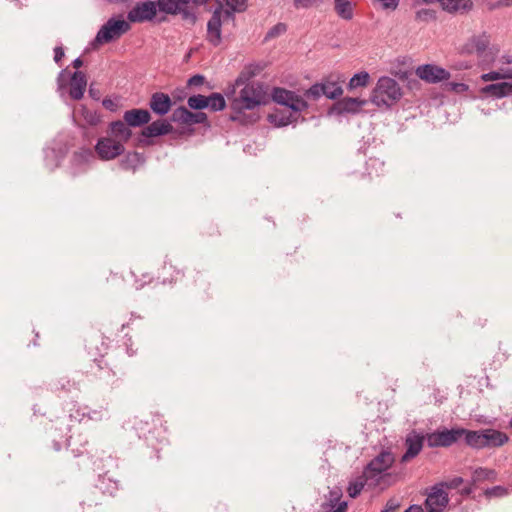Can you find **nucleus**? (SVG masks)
<instances>
[{"instance_id": "5fc2aeb1", "label": "nucleus", "mask_w": 512, "mask_h": 512, "mask_svg": "<svg viewBox=\"0 0 512 512\" xmlns=\"http://www.w3.org/2000/svg\"><path fill=\"white\" fill-rule=\"evenodd\" d=\"M115 373L111 370H105L102 372V375L99 376L100 379L107 378V384H114Z\"/></svg>"}, {"instance_id": "f03ea898", "label": "nucleus", "mask_w": 512, "mask_h": 512, "mask_svg": "<svg viewBox=\"0 0 512 512\" xmlns=\"http://www.w3.org/2000/svg\"><path fill=\"white\" fill-rule=\"evenodd\" d=\"M272 100L281 105L289 108L290 113L282 110H275L268 115V121L276 127H284L296 121L298 114L308 108V103L295 93L294 91L287 90L281 87L273 88L271 92Z\"/></svg>"}, {"instance_id": "c9c22d12", "label": "nucleus", "mask_w": 512, "mask_h": 512, "mask_svg": "<svg viewBox=\"0 0 512 512\" xmlns=\"http://www.w3.org/2000/svg\"><path fill=\"white\" fill-rule=\"evenodd\" d=\"M231 11L226 10L227 17H232L234 12H244L247 9V0H224Z\"/></svg>"}, {"instance_id": "680f3d73", "label": "nucleus", "mask_w": 512, "mask_h": 512, "mask_svg": "<svg viewBox=\"0 0 512 512\" xmlns=\"http://www.w3.org/2000/svg\"><path fill=\"white\" fill-rule=\"evenodd\" d=\"M368 168L369 167H376V166H383V162L379 161L378 159H369Z\"/></svg>"}, {"instance_id": "f3484780", "label": "nucleus", "mask_w": 512, "mask_h": 512, "mask_svg": "<svg viewBox=\"0 0 512 512\" xmlns=\"http://www.w3.org/2000/svg\"><path fill=\"white\" fill-rule=\"evenodd\" d=\"M424 436L416 431H412L406 436L405 446L406 452L401 458V462H407L415 458L423 448Z\"/></svg>"}, {"instance_id": "f257e3e1", "label": "nucleus", "mask_w": 512, "mask_h": 512, "mask_svg": "<svg viewBox=\"0 0 512 512\" xmlns=\"http://www.w3.org/2000/svg\"><path fill=\"white\" fill-rule=\"evenodd\" d=\"M260 70L259 65H247L235 79L234 87L243 86V88L239 95L231 101L230 108L236 114L230 117L231 120H237L238 115L246 110H253L267 103V93L264 85L260 82L251 81Z\"/></svg>"}, {"instance_id": "bf43d9fd", "label": "nucleus", "mask_w": 512, "mask_h": 512, "mask_svg": "<svg viewBox=\"0 0 512 512\" xmlns=\"http://www.w3.org/2000/svg\"><path fill=\"white\" fill-rule=\"evenodd\" d=\"M474 488H473V485L472 484H469L465 487H463L461 490H460V493L461 495L463 496H468L470 495L472 492H473Z\"/></svg>"}, {"instance_id": "9d476101", "label": "nucleus", "mask_w": 512, "mask_h": 512, "mask_svg": "<svg viewBox=\"0 0 512 512\" xmlns=\"http://www.w3.org/2000/svg\"><path fill=\"white\" fill-rule=\"evenodd\" d=\"M124 145L112 137H102L95 145V151L102 160H111L124 153Z\"/></svg>"}, {"instance_id": "37998d69", "label": "nucleus", "mask_w": 512, "mask_h": 512, "mask_svg": "<svg viewBox=\"0 0 512 512\" xmlns=\"http://www.w3.org/2000/svg\"><path fill=\"white\" fill-rule=\"evenodd\" d=\"M415 18L418 21L428 22L436 18L435 11L432 9H420L416 12Z\"/></svg>"}, {"instance_id": "ddd939ff", "label": "nucleus", "mask_w": 512, "mask_h": 512, "mask_svg": "<svg viewBox=\"0 0 512 512\" xmlns=\"http://www.w3.org/2000/svg\"><path fill=\"white\" fill-rule=\"evenodd\" d=\"M416 74L420 79L428 83H438L450 78V73L446 69L434 64L419 66L416 69Z\"/></svg>"}, {"instance_id": "e433bc0d", "label": "nucleus", "mask_w": 512, "mask_h": 512, "mask_svg": "<svg viewBox=\"0 0 512 512\" xmlns=\"http://www.w3.org/2000/svg\"><path fill=\"white\" fill-rule=\"evenodd\" d=\"M187 104H188L189 108H191L193 110L205 109L208 106L207 96H204L201 94L192 95L188 98Z\"/></svg>"}, {"instance_id": "a878e982", "label": "nucleus", "mask_w": 512, "mask_h": 512, "mask_svg": "<svg viewBox=\"0 0 512 512\" xmlns=\"http://www.w3.org/2000/svg\"><path fill=\"white\" fill-rule=\"evenodd\" d=\"M460 430H462L461 438H464L467 446L476 450L483 449V429L468 430L460 427Z\"/></svg>"}, {"instance_id": "c756f323", "label": "nucleus", "mask_w": 512, "mask_h": 512, "mask_svg": "<svg viewBox=\"0 0 512 512\" xmlns=\"http://www.w3.org/2000/svg\"><path fill=\"white\" fill-rule=\"evenodd\" d=\"M497 478V472L494 469L478 467L472 473V483H478L483 481H495Z\"/></svg>"}, {"instance_id": "4d7b16f0", "label": "nucleus", "mask_w": 512, "mask_h": 512, "mask_svg": "<svg viewBox=\"0 0 512 512\" xmlns=\"http://www.w3.org/2000/svg\"><path fill=\"white\" fill-rule=\"evenodd\" d=\"M62 438L63 439L61 441L53 440L54 450L59 451V450H61V448L64 444H68V437L66 436V434L64 436H62Z\"/></svg>"}, {"instance_id": "cd10ccee", "label": "nucleus", "mask_w": 512, "mask_h": 512, "mask_svg": "<svg viewBox=\"0 0 512 512\" xmlns=\"http://www.w3.org/2000/svg\"><path fill=\"white\" fill-rule=\"evenodd\" d=\"M366 485L372 487L370 480L368 481V478H366L365 474L362 472L361 475L357 476L349 482L347 488L348 495L351 498H356Z\"/></svg>"}, {"instance_id": "393cba45", "label": "nucleus", "mask_w": 512, "mask_h": 512, "mask_svg": "<svg viewBox=\"0 0 512 512\" xmlns=\"http://www.w3.org/2000/svg\"><path fill=\"white\" fill-rule=\"evenodd\" d=\"M110 132L113 136L112 138L116 141H120L124 145L125 142H127L131 136L132 131L129 128V125L125 121H114L110 124Z\"/></svg>"}, {"instance_id": "8fccbe9b", "label": "nucleus", "mask_w": 512, "mask_h": 512, "mask_svg": "<svg viewBox=\"0 0 512 512\" xmlns=\"http://www.w3.org/2000/svg\"><path fill=\"white\" fill-rule=\"evenodd\" d=\"M448 85L450 90L455 91L457 93H463L469 89L468 85L465 83L450 82Z\"/></svg>"}, {"instance_id": "c85d7f7f", "label": "nucleus", "mask_w": 512, "mask_h": 512, "mask_svg": "<svg viewBox=\"0 0 512 512\" xmlns=\"http://www.w3.org/2000/svg\"><path fill=\"white\" fill-rule=\"evenodd\" d=\"M324 96L328 99H337L343 94V89L339 81L324 80L322 81Z\"/></svg>"}, {"instance_id": "864d4df0", "label": "nucleus", "mask_w": 512, "mask_h": 512, "mask_svg": "<svg viewBox=\"0 0 512 512\" xmlns=\"http://www.w3.org/2000/svg\"><path fill=\"white\" fill-rule=\"evenodd\" d=\"M204 81H205V77L203 75L196 74L189 78L188 85L189 86H200L204 83Z\"/></svg>"}, {"instance_id": "de8ad7c7", "label": "nucleus", "mask_w": 512, "mask_h": 512, "mask_svg": "<svg viewBox=\"0 0 512 512\" xmlns=\"http://www.w3.org/2000/svg\"><path fill=\"white\" fill-rule=\"evenodd\" d=\"M380 4L382 9L384 10H396L399 6L400 0H377Z\"/></svg>"}, {"instance_id": "4c0bfd02", "label": "nucleus", "mask_w": 512, "mask_h": 512, "mask_svg": "<svg viewBox=\"0 0 512 512\" xmlns=\"http://www.w3.org/2000/svg\"><path fill=\"white\" fill-rule=\"evenodd\" d=\"M340 111L356 112L361 106V102L355 98H345L337 104Z\"/></svg>"}, {"instance_id": "a18cd8bd", "label": "nucleus", "mask_w": 512, "mask_h": 512, "mask_svg": "<svg viewBox=\"0 0 512 512\" xmlns=\"http://www.w3.org/2000/svg\"><path fill=\"white\" fill-rule=\"evenodd\" d=\"M464 480L462 477H454L453 479H450L445 482L438 483V485H441V487L445 489H457L463 484Z\"/></svg>"}, {"instance_id": "49530a36", "label": "nucleus", "mask_w": 512, "mask_h": 512, "mask_svg": "<svg viewBox=\"0 0 512 512\" xmlns=\"http://www.w3.org/2000/svg\"><path fill=\"white\" fill-rule=\"evenodd\" d=\"M342 496L340 489H334L329 492V506L331 508L337 507V505L341 502L340 498Z\"/></svg>"}, {"instance_id": "e2e57ef3", "label": "nucleus", "mask_w": 512, "mask_h": 512, "mask_svg": "<svg viewBox=\"0 0 512 512\" xmlns=\"http://www.w3.org/2000/svg\"><path fill=\"white\" fill-rule=\"evenodd\" d=\"M72 64H73L74 68L79 69L83 65V61L80 57H77L76 59L73 60Z\"/></svg>"}, {"instance_id": "72a5a7b5", "label": "nucleus", "mask_w": 512, "mask_h": 512, "mask_svg": "<svg viewBox=\"0 0 512 512\" xmlns=\"http://www.w3.org/2000/svg\"><path fill=\"white\" fill-rule=\"evenodd\" d=\"M142 155L137 152L128 153L121 161V166L124 169H135L140 163H142Z\"/></svg>"}, {"instance_id": "6ab92c4d", "label": "nucleus", "mask_w": 512, "mask_h": 512, "mask_svg": "<svg viewBox=\"0 0 512 512\" xmlns=\"http://www.w3.org/2000/svg\"><path fill=\"white\" fill-rule=\"evenodd\" d=\"M171 106L172 101L168 94L163 92H155L152 94L149 107L155 114L163 116L170 111Z\"/></svg>"}, {"instance_id": "603ef678", "label": "nucleus", "mask_w": 512, "mask_h": 512, "mask_svg": "<svg viewBox=\"0 0 512 512\" xmlns=\"http://www.w3.org/2000/svg\"><path fill=\"white\" fill-rule=\"evenodd\" d=\"M399 506L400 504L398 501L395 499H389L381 512H395Z\"/></svg>"}, {"instance_id": "c03bdc74", "label": "nucleus", "mask_w": 512, "mask_h": 512, "mask_svg": "<svg viewBox=\"0 0 512 512\" xmlns=\"http://www.w3.org/2000/svg\"><path fill=\"white\" fill-rule=\"evenodd\" d=\"M322 3V0H293V6L296 9H308L314 6H318Z\"/></svg>"}, {"instance_id": "39448f33", "label": "nucleus", "mask_w": 512, "mask_h": 512, "mask_svg": "<svg viewBox=\"0 0 512 512\" xmlns=\"http://www.w3.org/2000/svg\"><path fill=\"white\" fill-rule=\"evenodd\" d=\"M394 461V455L390 451L383 450L365 466L363 473L368 481L370 480L372 487L380 484Z\"/></svg>"}, {"instance_id": "4468645a", "label": "nucleus", "mask_w": 512, "mask_h": 512, "mask_svg": "<svg viewBox=\"0 0 512 512\" xmlns=\"http://www.w3.org/2000/svg\"><path fill=\"white\" fill-rule=\"evenodd\" d=\"M173 122L185 125L206 124L207 115L204 112H191L187 108L181 106L176 108L171 116Z\"/></svg>"}, {"instance_id": "20e7f679", "label": "nucleus", "mask_w": 512, "mask_h": 512, "mask_svg": "<svg viewBox=\"0 0 512 512\" xmlns=\"http://www.w3.org/2000/svg\"><path fill=\"white\" fill-rule=\"evenodd\" d=\"M402 96L398 82L390 77H380L371 95V102L378 107H391Z\"/></svg>"}, {"instance_id": "09e8293b", "label": "nucleus", "mask_w": 512, "mask_h": 512, "mask_svg": "<svg viewBox=\"0 0 512 512\" xmlns=\"http://www.w3.org/2000/svg\"><path fill=\"white\" fill-rule=\"evenodd\" d=\"M285 31H286V25L283 23H278L277 25H275L268 31L267 37H269V38L276 37V36L284 33Z\"/></svg>"}, {"instance_id": "412c9836", "label": "nucleus", "mask_w": 512, "mask_h": 512, "mask_svg": "<svg viewBox=\"0 0 512 512\" xmlns=\"http://www.w3.org/2000/svg\"><path fill=\"white\" fill-rule=\"evenodd\" d=\"M95 159L91 149H81L72 157V174L77 175L87 169L89 163Z\"/></svg>"}, {"instance_id": "b1692460", "label": "nucleus", "mask_w": 512, "mask_h": 512, "mask_svg": "<svg viewBox=\"0 0 512 512\" xmlns=\"http://www.w3.org/2000/svg\"><path fill=\"white\" fill-rule=\"evenodd\" d=\"M336 15L345 21L354 18L356 3L354 0H332Z\"/></svg>"}, {"instance_id": "58836bf2", "label": "nucleus", "mask_w": 512, "mask_h": 512, "mask_svg": "<svg viewBox=\"0 0 512 512\" xmlns=\"http://www.w3.org/2000/svg\"><path fill=\"white\" fill-rule=\"evenodd\" d=\"M510 75H512L511 69H506V70H501V71H491V72L482 74L481 80L484 82L495 81V80H500V79H506Z\"/></svg>"}, {"instance_id": "5701e85b", "label": "nucleus", "mask_w": 512, "mask_h": 512, "mask_svg": "<svg viewBox=\"0 0 512 512\" xmlns=\"http://www.w3.org/2000/svg\"><path fill=\"white\" fill-rule=\"evenodd\" d=\"M123 119L130 127H139L149 123L151 116L148 110L131 109L124 112Z\"/></svg>"}, {"instance_id": "3c124183", "label": "nucleus", "mask_w": 512, "mask_h": 512, "mask_svg": "<svg viewBox=\"0 0 512 512\" xmlns=\"http://www.w3.org/2000/svg\"><path fill=\"white\" fill-rule=\"evenodd\" d=\"M82 110H83V116L88 123L96 124L99 121V118L96 113L90 112V111L86 110L85 108H83Z\"/></svg>"}, {"instance_id": "f8f14e48", "label": "nucleus", "mask_w": 512, "mask_h": 512, "mask_svg": "<svg viewBox=\"0 0 512 512\" xmlns=\"http://www.w3.org/2000/svg\"><path fill=\"white\" fill-rule=\"evenodd\" d=\"M490 44V35L482 32L478 35H472L460 48L463 55L476 54L482 56Z\"/></svg>"}, {"instance_id": "473e14b6", "label": "nucleus", "mask_w": 512, "mask_h": 512, "mask_svg": "<svg viewBox=\"0 0 512 512\" xmlns=\"http://www.w3.org/2000/svg\"><path fill=\"white\" fill-rule=\"evenodd\" d=\"M100 490L104 494H108L110 496H114L116 492L120 489V484L118 481L110 479V478H103L100 481Z\"/></svg>"}, {"instance_id": "9b49d317", "label": "nucleus", "mask_w": 512, "mask_h": 512, "mask_svg": "<svg viewBox=\"0 0 512 512\" xmlns=\"http://www.w3.org/2000/svg\"><path fill=\"white\" fill-rule=\"evenodd\" d=\"M448 503V494L441 485L436 484L427 492L425 505L428 512H443Z\"/></svg>"}, {"instance_id": "774afa93", "label": "nucleus", "mask_w": 512, "mask_h": 512, "mask_svg": "<svg viewBox=\"0 0 512 512\" xmlns=\"http://www.w3.org/2000/svg\"><path fill=\"white\" fill-rule=\"evenodd\" d=\"M89 93H90L91 95H93V94H95V91H93V90H92V88H90V89H89Z\"/></svg>"}, {"instance_id": "7ed1b4c3", "label": "nucleus", "mask_w": 512, "mask_h": 512, "mask_svg": "<svg viewBox=\"0 0 512 512\" xmlns=\"http://www.w3.org/2000/svg\"><path fill=\"white\" fill-rule=\"evenodd\" d=\"M87 87L86 75L82 71L69 72L68 69H62L57 77V92L60 97H64L66 93L73 100L83 98Z\"/></svg>"}, {"instance_id": "a211bd4d", "label": "nucleus", "mask_w": 512, "mask_h": 512, "mask_svg": "<svg viewBox=\"0 0 512 512\" xmlns=\"http://www.w3.org/2000/svg\"><path fill=\"white\" fill-rule=\"evenodd\" d=\"M509 441V436L493 428L483 429V449L501 447Z\"/></svg>"}, {"instance_id": "4be33fe9", "label": "nucleus", "mask_w": 512, "mask_h": 512, "mask_svg": "<svg viewBox=\"0 0 512 512\" xmlns=\"http://www.w3.org/2000/svg\"><path fill=\"white\" fill-rule=\"evenodd\" d=\"M173 130L172 125L166 120H156L150 123L142 130V136L145 138H153L167 135Z\"/></svg>"}, {"instance_id": "6e6552de", "label": "nucleus", "mask_w": 512, "mask_h": 512, "mask_svg": "<svg viewBox=\"0 0 512 512\" xmlns=\"http://www.w3.org/2000/svg\"><path fill=\"white\" fill-rule=\"evenodd\" d=\"M190 0H157L160 12L167 15L180 14L184 20H190L192 23L196 21L195 13L191 12L187 6Z\"/></svg>"}, {"instance_id": "ea45409f", "label": "nucleus", "mask_w": 512, "mask_h": 512, "mask_svg": "<svg viewBox=\"0 0 512 512\" xmlns=\"http://www.w3.org/2000/svg\"><path fill=\"white\" fill-rule=\"evenodd\" d=\"M45 163L51 170L59 165L60 159L55 150L49 149L45 151Z\"/></svg>"}, {"instance_id": "a19ab883", "label": "nucleus", "mask_w": 512, "mask_h": 512, "mask_svg": "<svg viewBox=\"0 0 512 512\" xmlns=\"http://www.w3.org/2000/svg\"><path fill=\"white\" fill-rule=\"evenodd\" d=\"M305 96L312 98L314 100L319 99L321 96H324L323 85L321 83L313 84L309 89L305 91Z\"/></svg>"}, {"instance_id": "423d86ee", "label": "nucleus", "mask_w": 512, "mask_h": 512, "mask_svg": "<svg viewBox=\"0 0 512 512\" xmlns=\"http://www.w3.org/2000/svg\"><path fill=\"white\" fill-rule=\"evenodd\" d=\"M131 26L128 21L122 18L111 17L96 34L94 39L97 44H105L120 38L123 34L130 30Z\"/></svg>"}, {"instance_id": "dca6fc26", "label": "nucleus", "mask_w": 512, "mask_h": 512, "mask_svg": "<svg viewBox=\"0 0 512 512\" xmlns=\"http://www.w3.org/2000/svg\"><path fill=\"white\" fill-rule=\"evenodd\" d=\"M222 21H221V12L219 10H215L211 18L207 23V41L217 47L222 42Z\"/></svg>"}, {"instance_id": "6e6d98bb", "label": "nucleus", "mask_w": 512, "mask_h": 512, "mask_svg": "<svg viewBox=\"0 0 512 512\" xmlns=\"http://www.w3.org/2000/svg\"><path fill=\"white\" fill-rule=\"evenodd\" d=\"M64 57V50L61 46H58V47H55L54 48V61L60 65L61 64V60L62 58Z\"/></svg>"}, {"instance_id": "f704fd0d", "label": "nucleus", "mask_w": 512, "mask_h": 512, "mask_svg": "<svg viewBox=\"0 0 512 512\" xmlns=\"http://www.w3.org/2000/svg\"><path fill=\"white\" fill-rule=\"evenodd\" d=\"M369 78H370L369 74L365 71L356 73L350 79V81L348 83V88L352 90V89H356L358 87H364L368 84Z\"/></svg>"}, {"instance_id": "aec40b11", "label": "nucleus", "mask_w": 512, "mask_h": 512, "mask_svg": "<svg viewBox=\"0 0 512 512\" xmlns=\"http://www.w3.org/2000/svg\"><path fill=\"white\" fill-rule=\"evenodd\" d=\"M506 79H508V81L486 85L482 88V93L495 98H503L512 95V74Z\"/></svg>"}, {"instance_id": "13d9d810", "label": "nucleus", "mask_w": 512, "mask_h": 512, "mask_svg": "<svg viewBox=\"0 0 512 512\" xmlns=\"http://www.w3.org/2000/svg\"><path fill=\"white\" fill-rule=\"evenodd\" d=\"M333 511L332 512H346V509H347V502L346 501H342L340 502L337 507L335 508H332Z\"/></svg>"}, {"instance_id": "052dcab7", "label": "nucleus", "mask_w": 512, "mask_h": 512, "mask_svg": "<svg viewBox=\"0 0 512 512\" xmlns=\"http://www.w3.org/2000/svg\"><path fill=\"white\" fill-rule=\"evenodd\" d=\"M404 512H425L420 505H410Z\"/></svg>"}, {"instance_id": "338daca9", "label": "nucleus", "mask_w": 512, "mask_h": 512, "mask_svg": "<svg viewBox=\"0 0 512 512\" xmlns=\"http://www.w3.org/2000/svg\"><path fill=\"white\" fill-rule=\"evenodd\" d=\"M89 93H90L91 95H93V94H95V91H93V90H92V88H90V89H89Z\"/></svg>"}, {"instance_id": "2eb2a0df", "label": "nucleus", "mask_w": 512, "mask_h": 512, "mask_svg": "<svg viewBox=\"0 0 512 512\" xmlns=\"http://www.w3.org/2000/svg\"><path fill=\"white\" fill-rule=\"evenodd\" d=\"M69 412L70 418L79 422L85 420L101 421L107 415V411L104 408L91 409L88 406L76 407V405H73V408L70 409Z\"/></svg>"}, {"instance_id": "2f4dec72", "label": "nucleus", "mask_w": 512, "mask_h": 512, "mask_svg": "<svg viewBox=\"0 0 512 512\" xmlns=\"http://www.w3.org/2000/svg\"><path fill=\"white\" fill-rule=\"evenodd\" d=\"M56 392L70 393L73 390H79L77 382L70 380L67 377H61L54 385Z\"/></svg>"}, {"instance_id": "1a4fd4ad", "label": "nucleus", "mask_w": 512, "mask_h": 512, "mask_svg": "<svg viewBox=\"0 0 512 512\" xmlns=\"http://www.w3.org/2000/svg\"><path fill=\"white\" fill-rule=\"evenodd\" d=\"M158 5L157 1H144L138 2L135 6L129 10L127 19L132 23H143L146 21H152L157 14Z\"/></svg>"}, {"instance_id": "79ce46f5", "label": "nucleus", "mask_w": 512, "mask_h": 512, "mask_svg": "<svg viewBox=\"0 0 512 512\" xmlns=\"http://www.w3.org/2000/svg\"><path fill=\"white\" fill-rule=\"evenodd\" d=\"M484 494L487 498L504 497L508 495V489L503 486H494L487 488Z\"/></svg>"}, {"instance_id": "bb28decb", "label": "nucleus", "mask_w": 512, "mask_h": 512, "mask_svg": "<svg viewBox=\"0 0 512 512\" xmlns=\"http://www.w3.org/2000/svg\"><path fill=\"white\" fill-rule=\"evenodd\" d=\"M439 3L449 13L467 12L473 6L471 0H439Z\"/></svg>"}, {"instance_id": "69168bd1", "label": "nucleus", "mask_w": 512, "mask_h": 512, "mask_svg": "<svg viewBox=\"0 0 512 512\" xmlns=\"http://www.w3.org/2000/svg\"><path fill=\"white\" fill-rule=\"evenodd\" d=\"M196 5L205 4L208 0H191Z\"/></svg>"}, {"instance_id": "7c9ffc66", "label": "nucleus", "mask_w": 512, "mask_h": 512, "mask_svg": "<svg viewBox=\"0 0 512 512\" xmlns=\"http://www.w3.org/2000/svg\"><path fill=\"white\" fill-rule=\"evenodd\" d=\"M207 108L213 112L222 111L226 107V101L221 93H212L207 96Z\"/></svg>"}, {"instance_id": "0eeeda50", "label": "nucleus", "mask_w": 512, "mask_h": 512, "mask_svg": "<svg viewBox=\"0 0 512 512\" xmlns=\"http://www.w3.org/2000/svg\"><path fill=\"white\" fill-rule=\"evenodd\" d=\"M460 427L436 430L426 435L427 445L430 448L450 447L461 438Z\"/></svg>"}, {"instance_id": "0e129e2a", "label": "nucleus", "mask_w": 512, "mask_h": 512, "mask_svg": "<svg viewBox=\"0 0 512 512\" xmlns=\"http://www.w3.org/2000/svg\"><path fill=\"white\" fill-rule=\"evenodd\" d=\"M501 61L505 64H512V55H503Z\"/></svg>"}]
</instances>
